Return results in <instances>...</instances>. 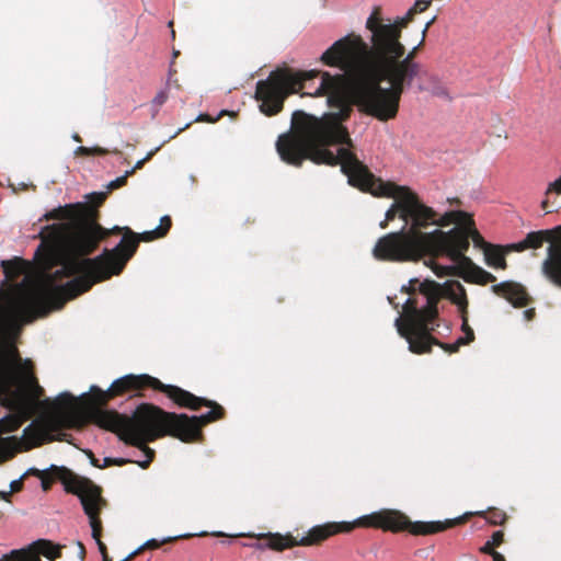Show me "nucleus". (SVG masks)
<instances>
[{
	"mask_svg": "<svg viewBox=\"0 0 561 561\" xmlns=\"http://www.w3.org/2000/svg\"><path fill=\"white\" fill-rule=\"evenodd\" d=\"M90 402V422L146 453L148 459L140 463L142 469L150 466L156 455L147 443L164 436L185 443L196 440L205 425L226 414L216 401L164 385L147 374L125 375L106 390L91 386Z\"/></svg>",
	"mask_w": 561,
	"mask_h": 561,
	"instance_id": "nucleus-1",
	"label": "nucleus"
},
{
	"mask_svg": "<svg viewBox=\"0 0 561 561\" xmlns=\"http://www.w3.org/2000/svg\"><path fill=\"white\" fill-rule=\"evenodd\" d=\"M434 20L425 24L420 42L410 50L397 36L366 43L362 35L350 33L323 51L322 64L344 71L327 75V84L333 90L332 101L344 107L340 115L351 116L352 106H356L379 122L398 116L402 94L421 73L422 66L415 58Z\"/></svg>",
	"mask_w": 561,
	"mask_h": 561,
	"instance_id": "nucleus-2",
	"label": "nucleus"
},
{
	"mask_svg": "<svg viewBox=\"0 0 561 561\" xmlns=\"http://www.w3.org/2000/svg\"><path fill=\"white\" fill-rule=\"evenodd\" d=\"M107 197L104 192L87 195L85 203L59 206L41 220H59L42 228L35 256L45 270L60 264V273L75 276L69 288L81 295L100 282L118 275L136 253L139 239L128 227L112 229L100 225V210Z\"/></svg>",
	"mask_w": 561,
	"mask_h": 561,
	"instance_id": "nucleus-3",
	"label": "nucleus"
},
{
	"mask_svg": "<svg viewBox=\"0 0 561 561\" xmlns=\"http://www.w3.org/2000/svg\"><path fill=\"white\" fill-rule=\"evenodd\" d=\"M328 71H293L276 69L266 80L256 83L255 99L261 101V112L267 116L278 114L285 99L293 93L301 95L328 96V104L337 108L317 117L304 111H295L291 116V130L283 134L276 141V150L287 164L301 167L305 160H310L316 151L329 150L327 147L341 145L340 148H355L347 128L343 125L350 116L339 115L344 107L335 104L331 96L333 90L327 84Z\"/></svg>",
	"mask_w": 561,
	"mask_h": 561,
	"instance_id": "nucleus-4",
	"label": "nucleus"
},
{
	"mask_svg": "<svg viewBox=\"0 0 561 561\" xmlns=\"http://www.w3.org/2000/svg\"><path fill=\"white\" fill-rule=\"evenodd\" d=\"M311 158L316 164L341 165V171L347 176L348 183L363 192L376 197L394 198L386 211L385 219L379 224L381 229H386L389 221L394 220L397 216L404 221L402 228L423 229L424 222L433 215V208L426 206L410 187L376 178L357 158L354 149L339 148L336 154L331 150L316 151Z\"/></svg>",
	"mask_w": 561,
	"mask_h": 561,
	"instance_id": "nucleus-5",
	"label": "nucleus"
},
{
	"mask_svg": "<svg viewBox=\"0 0 561 561\" xmlns=\"http://www.w3.org/2000/svg\"><path fill=\"white\" fill-rule=\"evenodd\" d=\"M0 265L5 276L0 286V302L5 304L10 313L27 321L46 316L53 309H61L68 300L79 296L75 295L79 287L69 288V282L62 286H53L54 280L66 277L60 273L61 268L54 273L47 284H28L26 279L13 284L24 272L25 261L14 257L2 260Z\"/></svg>",
	"mask_w": 561,
	"mask_h": 561,
	"instance_id": "nucleus-6",
	"label": "nucleus"
},
{
	"mask_svg": "<svg viewBox=\"0 0 561 561\" xmlns=\"http://www.w3.org/2000/svg\"><path fill=\"white\" fill-rule=\"evenodd\" d=\"M409 295L419 291L425 298V305L419 306L417 298L410 297L403 305L402 313L396 319L394 325L401 337L409 343V351L414 354L431 353L432 346L437 345L447 353H457L463 344L459 339L455 343H444L432 335L438 324V301L440 299V286L431 280L420 283L411 279L409 287L403 286Z\"/></svg>",
	"mask_w": 561,
	"mask_h": 561,
	"instance_id": "nucleus-7",
	"label": "nucleus"
},
{
	"mask_svg": "<svg viewBox=\"0 0 561 561\" xmlns=\"http://www.w3.org/2000/svg\"><path fill=\"white\" fill-rule=\"evenodd\" d=\"M402 516L393 512H375L369 515L362 516L354 522H329L322 525L313 526L306 536L300 540L290 534L282 535L279 533H267L260 535H249L259 540H266L265 543H244V546L253 547L259 550L271 549L275 551H284L296 546H318L337 534H347L356 527L379 528L382 530L400 529L399 523H402Z\"/></svg>",
	"mask_w": 561,
	"mask_h": 561,
	"instance_id": "nucleus-8",
	"label": "nucleus"
},
{
	"mask_svg": "<svg viewBox=\"0 0 561 561\" xmlns=\"http://www.w3.org/2000/svg\"><path fill=\"white\" fill-rule=\"evenodd\" d=\"M423 229H404L390 232L379 238L373 249L378 261L409 262L419 261L424 256L436 257L434 231Z\"/></svg>",
	"mask_w": 561,
	"mask_h": 561,
	"instance_id": "nucleus-9",
	"label": "nucleus"
},
{
	"mask_svg": "<svg viewBox=\"0 0 561 561\" xmlns=\"http://www.w3.org/2000/svg\"><path fill=\"white\" fill-rule=\"evenodd\" d=\"M436 257L447 256L450 261H457L467 257L465 253L469 249L471 239L474 247L483 249L490 243L485 242L481 233L476 228L472 216L465 224V227H454L449 231L440 229L434 230Z\"/></svg>",
	"mask_w": 561,
	"mask_h": 561,
	"instance_id": "nucleus-10",
	"label": "nucleus"
},
{
	"mask_svg": "<svg viewBox=\"0 0 561 561\" xmlns=\"http://www.w3.org/2000/svg\"><path fill=\"white\" fill-rule=\"evenodd\" d=\"M65 482L66 491L80 499L83 511L89 517L92 537L96 541L100 553L102 557L108 556L107 548L101 540L103 527L100 513L106 506V500L102 496V489L92 481H81L75 478Z\"/></svg>",
	"mask_w": 561,
	"mask_h": 561,
	"instance_id": "nucleus-11",
	"label": "nucleus"
},
{
	"mask_svg": "<svg viewBox=\"0 0 561 561\" xmlns=\"http://www.w3.org/2000/svg\"><path fill=\"white\" fill-rule=\"evenodd\" d=\"M0 394H5L7 407L14 412L0 420V434L11 433L21 427L32 415V400L23 391L10 389V362L0 350Z\"/></svg>",
	"mask_w": 561,
	"mask_h": 561,
	"instance_id": "nucleus-12",
	"label": "nucleus"
},
{
	"mask_svg": "<svg viewBox=\"0 0 561 561\" xmlns=\"http://www.w3.org/2000/svg\"><path fill=\"white\" fill-rule=\"evenodd\" d=\"M558 229H561V227ZM554 239V230L533 231L524 240L507 245V249L522 252L527 249H539L545 242H549L550 245L548 247L547 257L541 265V273L549 283L561 288V238L559 240Z\"/></svg>",
	"mask_w": 561,
	"mask_h": 561,
	"instance_id": "nucleus-13",
	"label": "nucleus"
},
{
	"mask_svg": "<svg viewBox=\"0 0 561 561\" xmlns=\"http://www.w3.org/2000/svg\"><path fill=\"white\" fill-rule=\"evenodd\" d=\"M380 512H393L402 516L403 522L399 523L400 529L391 530L392 533L408 531L414 536H427L445 531L446 529L465 524L472 515L483 517L488 523L495 526L504 525L507 519L506 513L499 508L467 513L457 518L446 519L445 522H411L409 517L400 511L381 510Z\"/></svg>",
	"mask_w": 561,
	"mask_h": 561,
	"instance_id": "nucleus-14",
	"label": "nucleus"
},
{
	"mask_svg": "<svg viewBox=\"0 0 561 561\" xmlns=\"http://www.w3.org/2000/svg\"><path fill=\"white\" fill-rule=\"evenodd\" d=\"M414 14L408 10L403 16L396 19L383 18L380 5H375L365 22L368 32L366 43L389 41L390 36L402 38V31L413 21Z\"/></svg>",
	"mask_w": 561,
	"mask_h": 561,
	"instance_id": "nucleus-15",
	"label": "nucleus"
},
{
	"mask_svg": "<svg viewBox=\"0 0 561 561\" xmlns=\"http://www.w3.org/2000/svg\"><path fill=\"white\" fill-rule=\"evenodd\" d=\"M453 262L457 263L458 266H436L433 270L439 277L446 275H458L467 283H473L482 286L496 280V277L493 274L476 265L469 257Z\"/></svg>",
	"mask_w": 561,
	"mask_h": 561,
	"instance_id": "nucleus-16",
	"label": "nucleus"
},
{
	"mask_svg": "<svg viewBox=\"0 0 561 561\" xmlns=\"http://www.w3.org/2000/svg\"><path fill=\"white\" fill-rule=\"evenodd\" d=\"M41 556L54 561L61 556L59 546L46 539H38L22 549L3 554L0 561H42Z\"/></svg>",
	"mask_w": 561,
	"mask_h": 561,
	"instance_id": "nucleus-17",
	"label": "nucleus"
},
{
	"mask_svg": "<svg viewBox=\"0 0 561 561\" xmlns=\"http://www.w3.org/2000/svg\"><path fill=\"white\" fill-rule=\"evenodd\" d=\"M491 289L495 295L505 298L515 308L526 307L531 301L526 288L515 282H502L493 285Z\"/></svg>",
	"mask_w": 561,
	"mask_h": 561,
	"instance_id": "nucleus-18",
	"label": "nucleus"
},
{
	"mask_svg": "<svg viewBox=\"0 0 561 561\" xmlns=\"http://www.w3.org/2000/svg\"><path fill=\"white\" fill-rule=\"evenodd\" d=\"M470 217V214L462 210H450L438 217L437 213L433 209V215L424 222L423 229L430 226L447 227L451 224H455L456 227H465Z\"/></svg>",
	"mask_w": 561,
	"mask_h": 561,
	"instance_id": "nucleus-19",
	"label": "nucleus"
},
{
	"mask_svg": "<svg viewBox=\"0 0 561 561\" xmlns=\"http://www.w3.org/2000/svg\"><path fill=\"white\" fill-rule=\"evenodd\" d=\"M42 404L54 408L56 412L64 414L65 417L69 419L72 423L77 422L75 415L76 398L71 393L62 392L54 401L45 399Z\"/></svg>",
	"mask_w": 561,
	"mask_h": 561,
	"instance_id": "nucleus-20",
	"label": "nucleus"
},
{
	"mask_svg": "<svg viewBox=\"0 0 561 561\" xmlns=\"http://www.w3.org/2000/svg\"><path fill=\"white\" fill-rule=\"evenodd\" d=\"M70 478H75V479H78L81 481L82 480L90 481L87 478H81V477L76 476L69 469H67L65 467H57L54 465L47 470V473L45 476H42L39 479L42 480L43 490L47 491L50 489L54 480H60L62 482V484L66 486L65 481H67Z\"/></svg>",
	"mask_w": 561,
	"mask_h": 561,
	"instance_id": "nucleus-21",
	"label": "nucleus"
},
{
	"mask_svg": "<svg viewBox=\"0 0 561 561\" xmlns=\"http://www.w3.org/2000/svg\"><path fill=\"white\" fill-rule=\"evenodd\" d=\"M419 91L430 92L432 95L450 101L451 96L444 82L435 75L428 76L424 84L419 85Z\"/></svg>",
	"mask_w": 561,
	"mask_h": 561,
	"instance_id": "nucleus-22",
	"label": "nucleus"
},
{
	"mask_svg": "<svg viewBox=\"0 0 561 561\" xmlns=\"http://www.w3.org/2000/svg\"><path fill=\"white\" fill-rule=\"evenodd\" d=\"M510 251L507 247L504 249L500 245H488L484 251L485 262L489 266L505 270L507 264L505 253Z\"/></svg>",
	"mask_w": 561,
	"mask_h": 561,
	"instance_id": "nucleus-23",
	"label": "nucleus"
},
{
	"mask_svg": "<svg viewBox=\"0 0 561 561\" xmlns=\"http://www.w3.org/2000/svg\"><path fill=\"white\" fill-rule=\"evenodd\" d=\"M448 297L457 305L461 313H468V298L465 287L459 282H454L448 287Z\"/></svg>",
	"mask_w": 561,
	"mask_h": 561,
	"instance_id": "nucleus-24",
	"label": "nucleus"
},
{
	"mask_svg": "<svg viewBox=\"0 0 561 561\" xmlns=\"http://www.w3.org/2000/svg\"><path fill=\"white\" fill-rule=\"evenodd\" d=\"M504 541V533L496 530L492 534L491 539L488 540L481 548L480 552L484 554H491L495 551V548L501 546Z\"/></svg>",
	"mask_w": 561,
	"mask_h": 561,
	"instance_id": "nucleus-25",
	"label": "nucleus"
},
{
	"mask_svg": "<svg viewBox=\"0 0 561 561\" xmlns=\"http://www.w3.org/2000/svg\"><path fill=\"white\" fill-rule=\"evenodd\" d=\"M552 194L561 195V175L558 179H556L553 182L549 183V185L545 192L546 198L541 202V208L546 213L552 211L550 209V203H549V197Z\"/></svg>",
	"mask_w": 561,
	"mask_h": 561,
	"instance_id": "nucleus-26",
	"label": "nucleus"
},
{
	"mask_svg": "<svg viewBox=\"0 0 561 561\" xmlns=\"http://www.w3.org/2000/svg\"><path fill=\"white\" fill-rule=\"evenodd\" d=\"M460 318H461V331L465 333V336H460L458 337L459 339V344H470L471 342L474 341V332L473 330L471 329V327L469 325L468 323V313H461L460 314Z\"/></svg>",
	"mask_w": 561,
	"mask_h": 561,
	"instance_id": "nucleus-27",
	"label": "nucleus"
},
{
	"mask_svg": "<svg viewBox=\"0 0 561 561\" xmlns=\"http://www.w3.org/2000/svg\"><path fill=\"white\" fill-rule=\"evenodd\" d=\"M110 151L107 149H104L102 147H83L80 146L77 148L76 153L80 156H104L108 153ZM113 153H119L117 149L112 151Z\"/></svg>",
	"mask_w": 561,
	"mask_h": 561,
	"instance_id": "nucleus-28",
	"label": "nucleus"
},
{
	"mask_svg": "<svg viewBox=\"0 0 561 561\" xmlns=\"http://www.w3.org/2000/svg\"><path fill=\"white\" fill-rule=\"evenodd\" d=\"M31 382H32V386H31L30 391L21 390V389H19V390L25 392L31 398L32 410H33L36 401H38L41 399V397L44 394V389L38 385L35 377L32 378Z\"/></svg>",
	"mask_w": 561,
	"mask_h": 561,
	"instance_id": "nucleus-29",
	"label": "nucleus"
},
{
	"mask_svg": "<svg viewBox=\"0 0 561 561\" xmlns=\"http://www.w3.org/2000/svg\"><path fill=\"white\" fill-rule=\"evenodd\" d=\"M176 538H165L161 541L157 540V539H150L148 541H146L142 546H140L139 548H137V552L138 554H140L141 552H144L145 550H154V549H158L160 548L163 543H167V542H171L173 540H175Z\"/></svg>",
	"mask_w": 561,
	"mask_h": 561,
	"instance_id": "nucleus-30",
	"label": "nucleus"
},
{
	"mask_svg": "<svg viewBox=\"0 0 561 561\" xmlns=\"http://www.w3.org/2000/svg\"><path fill=\"white\" fill-rule=\"evenodd\" d=\"M133 174H134V170H127V171L125 172V174H124V175L118 176L117 179H115V180L111 181V182L108 183V185H107V188H108L110 191H114V190H117V188H119V187L125 186V185H126V183H127V179H128V176H130V175H133Z\"/></svg>",
	"mask_w": 561,
	"mask_h": 561,
	"instance_id": "nucleus-31",
	"label": "nucleus"
},
{
	"mask_svg": "<svg viewBox=\"0 0 561 561\" xmlns=\"http://www.w3.org/2000/svg\"><path fill=\"white\" fill-rule=\"evenodd\" d=\"M159 238H163L162 236H160V232L158 230V228L153 229V230H150V231H145L142 233H137V239H139V242L140 241H144V242H150V241H153L156 239H159Z\"/></svg>",
	"mask_w": 561,
	"mask_h": 561,
	"instance_id": "nucleus-32",
	"label": "nucleus"
},
{
	"mask_svg": "<svg viewBox=\"0 0 561 561\" xmlns=\"http://www.w3.org/2000/svg\"><path fill=\"white\" fill-rule=\"evenodd\" d=\"M431 0H416L413 7H411L409 10L414 15H416L417 13L424 12L431 5Z\"/></svg>",
	"mask_w": 561,
	"mask_h": 561,
	"instance_id": "nucleus-33",
	"label": "nucleus"
},
{
	"mask_svg": "<svg viewBox=\"0 0 561 561\" xmlns=\"http://www.w3.org/2000/svg\"><path fill=\"white\" fill-rule=\"evenodd\" d=\"M171 226H172L171 217L170 216H163L160 219V226L157 227L159 232H160V236L165 237L167 233L169 232V230L171 229Z\"/></svg>",
	"mask_w": 561,
	"mask_h": 561,
	"instance_id": "nucleus-34",
	"label": "nucleus"
},
{
	"mask_svg": "<svg viewBox=\"0 0 561 561\" xmlns=\"http://www.w3.org/2000/svg\"><path fill=\"white\" fill-rule=\"evenodd\" d=\"M24 434L34 439V444L33 446H38L42 444V440H41V436H42V433L37 430H33L32 428V425L27 426L25 430H24Z\"/></svg>",
	"mask_w": 561,
	"mask_h": 561,
	"instance_id": "nucleus-35",
	"label": "nucleus"
},
{
	"mask_svg": "<svg viewBox=\"0 0 561 561\" xmlns=\"http://www.w3.org/2000/svg\"><path fill=\"white\" fill-rule=\"evenodd\" d=\"M168 98H169L168 91L161 90L153 98L152 105L160 107L167 102Z\"/></svg>",
	"mask_w": 561,
	"mask_h": 561,
	"instance_id": "nucleus-36",
	"label": "nucleus"
},
{
	"mask_svg": "<svg viewBox=\"0 0 561 561\" xmlns=\"http://www.w3.org/2000/svg\"><path fill=\"white\" fill-rule=\"evenodd\" d=\"M144 454H146L142 449H140ZM147 456V455H145ZM148 459V457H146L145 461ZM144 462V460H130V459H126V458H113V466H124L126 463H137L139 467L140 463Z\"/></svg>",
	"mask_w": 561,
	"mask_h": 561,
	"instance_id": "nucleus-37",
	"label": "nucleus"
},
{
	"mask_svg": "<svg viewBox=\"0 0 561 561\" xmlns=\"http://www.w3.org/2000/svg\"><path fill=\"white\" fill-rule=\"evenodd\" d=\"M152 156H153V152H149V153L147 154V157H146V158H144V159H141V160H139V161H137V162H136V164L134 165V168H133L131 170H134V172H135L136 170L141 169V168L144 167V164H145L148 160H150V159H151V157H152Z\"/></svg>",
	"mask_w": 561,
	"mask_h": 561,
	"instance_id": "nucleus-38",
	"label": "nucleus"
},
{
	"mask_svg": "<svg viewBox=\"0 0 561 561\" xmlns=\"http://www.w3.org/2000/svg\"><path fill=\"white\" fill-rule=\"evenodd\" d=\"M47 473V470L44 471V470H39V469H36V468H31L26 474H31V476H35L37 478H41L42 476H45Z\"/></svg>",
	"mask_w": 561,
	"mask_h": 561,
	"instance_id": "nucleus-39",
	"label": "nucleus"
},
{
	"mask_svg": "<svg viewBox=\"0 0 561 561\" xmlns=\"http://www.w3.org/2000/svg\"><path fill=\"white\" fill-rule=\"evenodd\" d=\"M536 316V311L534 308H529L524 311V318L526 321H531Z\"/></svg>",
	"mask_w": 561,
	"mask_h": 561,
	"instance_id": "nucleus-40",
	"label": "nucleus"
},
{
	"mask_svg": "<svg viewBox=\"0 0 561 561\" xmlns=\"http://www.w3.org/2000/svg\"><path fill=\"white\" fill-rule=\"evenodd\" d=\"M10 485H11L12 492H18L21 490L23 482L20 479V480L12 481Z\"/></svg>",
	"mask_w": 561,
	"mask_h": 561,
	"instance_id": "nucleus-41",
	"label": "nucleus"
},
{
	"mask_svg": "<svg viewBox=\"0 0 561 561\" xmlns=\"http://www.w3.org/2000/svg\"><path fill=\"white\" fill-rule=\"evenodd\" d=\"M88 456H89V458H90L91 463H92L94 467L100 468L99 459H96V458L94 457V454H93L91 450H89V451H88Z\"/></svg>",
	"mask_w": 561,
	"mask_h": 561,
	"instance_id": "nucleus-42",
	"label": "nucleus"
},
{
	"mask_svg": "<svg viewBox=\"0 0 561 561\" xmlns=\"http://www.w3.org/2000/svg\"><path fill=\"white\" fill-rule=\"evenodd\" d=\"M490 556L492 557L493 561H506V560H505V558H504V556H503V554H501V553H500V552H497V551H496V552L491 553Z\"/></svg>",
	"mask_w": 561,
	"mask_h": 561,
	"instance_id": "nucleus-43",
	"label": "nucleus"
},
{
	"mask_svg": "<svg viewBox=\"0 0 561 561\" xmlns=\"http://www.w3.org/2000/svg\"><path fill=\"white\" fill-rule=\"evenodd\" d=\"M110 466H113V458L105 457L104 458V463L100 465V468H106V467H110Z\"/></svg>",
	"mask_w": 561,
	"mask_h": 561,
	"instance_id": "nucleus-44",
	"label": "nucleus"
},
{
	"mask_svg": "<svg viewBox=\"0 0 561 561\" xmlns=\"http://www.w3.org/2000/svg\"><path fill=\"white\" fill-rule=\"evenodd\" d=\"M137 556H138V552H137V550H135L130 554H128L125 559H123L121 561H131Z\"/></svg>",
	"mask_w": 561,
	"mask_h": 561,
	"instance_id": "nucleus-45",
	"label": "nucleus"
},
{
	"mask_svg": "<svg viewBox=\"0 0 561 561\" xmlns=\"http://www.w3.org/2000/svg\"><path fill=\"white\" fill-rule=\"evenodd\" d=\"M197 121H207V122H210V119L208 118V116H207V115H204V114L199 115V116H198V118H197Z\"/></svg>",
	"mask_w": 561,
	"mask_h": 561,
	"instance_id": "nucleus-46",
	"label": "nucleus"
},
{
	"mask_svg": "<svg viewBox=\"0 0 561 561\" xmlns=\"http://www.w3.org/2000/svg\"><path fill=\"white\" fill-rule=\"evenodd\" d=\"M79 547H80V550H81V554L84 556V553H85L84 546L81 542H79Z\"/></svg>",
	"mask_w": 561,
	"mask_h": 561,
	"instance_id": "nucleus-47",
	"label": "nucleus"
},
{
	"mask_svg": "<svg viewBox=\"0 0 561 561\" xmlns=\"http://www.w3.org/2000/svg\"><path fill=\"white\" fill-rule=\"evenodd\" d=\"M103 561H112V559L108 556L102 557Z\"/></svg>",
	"mask_w": 561,
	"mask_h": 561,
	"instance_id": "nucleus-48",
	"label": "nucleus"
},
{
	"mask_svg": "<svg viewBox=\"0 0 561 561\" xmlns=\"http://www.w3.org/2000/svg\"><path fill=\"white\" fill-rule=\"evenodd\" d=\"M453 204H460V201L458 198H455L451 201Z\"/></svg>",
	"mask_w": 561,
	"mask_h": 561,
	"instance_id": "nucleus-49",
	"label": "nucleus"
},
{
	"mask_svg": "<svg viewBox=\"0 0 561 561\" xmlns=\"http://www.w3.org/2000/svg\"><path fill=\"white\" fill-rule=\"evenodd\" d=\"M73 138H75L76 141H81V138H80L79 135H76Z\"/></svg>",
	"mask_w": 561,
	"mask_h": 561,
	"instance_id": "nucleus-50",
	"label": "nucleus"
}]
</instances>
